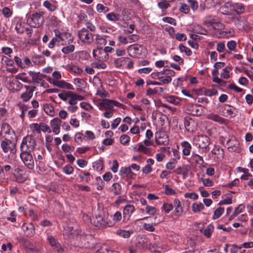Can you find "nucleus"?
I'll use <instances>...</instances> for the list:
<instances>
[{
	"mask_svg": "<svg viewBox=\"0 0 253 253\" xmlns=\"http://www.w3.org/2000/svg\"><path fill=\"white\" fill-rule=\"evenodd\" d=\"M89 238H90V240H89V242L87 241V245H86L85 243H84V245L85 246V248H94L95 249L96 248V246L97 245V244H96V245H94V239L90 236H89Z\"/></svg>",
	"mask_w": 253,
	"mask_h": 253,
	"instance_id": "48",
	"label": "nucleus"
},
{
	"mask_svg": "<svg viewBox=\"0 0 253 253\" xmlns=\"http://www.w3.org/2000/svg\"><path fill=\"white\" fill-rule=\"evenodd\" d=\"M41 130L45 132L47 131L49 133L51 132V129L50 127L43 123H40Z\"/></svg>",
	"mask_w": 253,
	"mask_h": 253,
	"instance_id": "57",
	"label": "nucleus"
},
{
	"mask_svg": "<svg viewBox=\"0 0 253 253\" xmlns=\"http://www.w3.org/2000/svg\"><path fill=\"white\" fill-rule=\"evenodd\" d=\"M138 151L142 152L144 154L150 155L151 152L149 148L146 147L142 144H139L138 148Z\"/></svg>",
	"mask_w": 253,
	"mask_h": 253,
	"instance_id": "40",
	"label": "nucleus"
},
{
	"mask_svg": "<svg viewBox=\"0 0 253 253\" xmlns=\"http://www.w3.org/2000/svg\"><path fill=\"white\" fill-rule=\"evenodd\" d=\"M185 198H189L194 200H196L198 198V195L194 192L192 193H186L184 194Z\"/></svg>",
	"mask_w": 253,
	"mask_h": 253,
	"instance_id": "61",
	"label": "nucleus"
},
{
	"mask_svg": "<svg viewBox=\"0 0 253 253\" xmlns=\"http://www.w3.org/2000/svg\"><path fill=\"white\" fill-rule=\"evenodd\" d=\"M44 22L43 12H36L29 16L27 19V23L32 27L38 28Z\"/></svg>",
	"mask_w": 253,
	"mask_h": 253,
	"instance_id": "1",
	"label": "nucleus"
},
{
	"mask_svg": "<svg viewBox=\"0 0 253 253\" xmlns=\"http://www.w3.org/2000/svg\"><path fill=\"white\" fill-rule=\"evenodd\" d=\"M143 49V46L138 44L131 45L128 47L129 55L135 58H139L140 56Z\"/></svg>",
	"mask_w": 253,
	"mask_h": 253,
	"instance_id": "9",
	"label": "nucleus"
},
{
	"mask_svg": "<svg viewBox=\"0 0 253 253\" xmlns=\"http://www.w3.org/2000/svg\"><path fill=\"white\" fill-rule=\"evenodd\" d=\"M164 137L163 138H164V140L162 139V137H159V138H156V142L157 144L159 145H167L168 144L169 140H168V137L166 134L164 135Z\"/></svg>",
	"mask_w": 253,
	"mask_h": 253,
	"instance_id": "33",
	"label": "nucleus"
},
{
	"mask_svg": "<svg viewBox=\"0 0 253 253\" xmlns=\"http://www.w3.org/2000/svg\"><path fill=\"white\" fill-rule=\"evenodd\" d=\"M135 211V208L132 205H127L124 209L123 215L124 220H128L131 214Z\"/></svg>",
	"mask_w": 253,
	"mask_h": 253,
	"instance_id": "13",
	"label": "nucleus"
},
{
	"mask_svg": "<svg viewBox=\"0 0 253 253\" xmlns=\"http://www.w3.org/2000/svg\"><path fill=\"white\" fill-rule=\"evenodd\" d=\"M74 171V168L70 165H67L63 168V171L67 174H71Z\"/></svg>",
	"mask_w": 253,
	"mask_h": 253,
	"instance_id": "45",
	"label": "nucleus"
},
{
	"mask_svg": "<svg viewBox=\"0 0 253 253\" xmlns=\"http://www.w3.org/2000/svg\"><path fill=\"white\" fill-rule=\"evenodd\" d=\"M189 6L185 3H182L179 8V10L185 14L188 13L189 12Z\"/></svg>",
	"mask_w": 253,
	"mask_h": 253,
	"instance_id": "56",
	"label": "nucleus"
},
{
	"mask_svg": "<svg viewBox=\"0 0 253 253\" xmlns=\"http://www.w3.org/2000/svg\"><path fill=\"white\" fill-rule=\"evenodd\" d=\"M96 9L99 12L106 13L109 10V8L107 7L104 6L101 4H98L96 6Z\"/></svg>",
	"mask_w": 253,
	"mask_h": 253,
	"instance_id": "46",
	"label": "nucleus"
},
{
	"mask_svg": "<svg viewBox=\"0 0 253 253\" xmlns=\"http://www.w3.org/2000/svg\"><path fill=\"white\" fill-rule=\"evenodd\" d=\"M36 144L35 139L32 135H27L22 140L20 146L21 151L31 152L35 149Z\"/></svg>",
	"mask_w": 253,
	"mask_h": 253,
	"instance_id": "2",
	"label": "nucleus"
},
{
	"mask_svg": "<svg viewBox=\"0 0 253 253\" xmlns=\"http://www.w3.org/2000/svg\"><path fill=\"white\" fill-rule=\"evenodd\" d=\"M43 109L45 112L51 116H53L54 115V108L51 104H45L43 106Z\"/></svg>",
	"mask_w": 253,
	"mask_h": 253,
	"instance_id": "23",
	"label": "nucleus"
},
{
	"mask_svg": "<svg viewBox=\"0 0 253 253\" xmlns=\"http://www.w3.org/2000/svg\"><path fill=\"white\" fill-rule=\"evenodd\" d=\"M146 211L148 214L154 215L157 212V209L155 207L147 206Z\"/></svg>",
	"mask_w": 253,
	"mask_h": 253,
	"instance_id": "50",
	"label": "nucleus"
},
{
	"mask_svg": "<svg viewBox=\"0 0 253 253\" xmlns=\"http://www.w3.org/2000/svg\"><path fill=\"white\" fill-rule=\"evenodd\" d=\"M129 58L127 57H121L117 59L115 61V65L117 67H120L124 65L128 60Z\"/></svg>",
	"mask_w": 253,
	"mask_h": 253,
	"instance_id": "24",
	"label": "nucleus"
},
{
	"mask_svg": "<svg viewBox=\"0 0 253 253\" xmlns=\"http://www.w3.org/2000/svg\"><path fill=\"white\" fill-rule=\"evenodd\" d=\"M121 174H126L127 178H131L133 175L130 167L122 168L120 170Z\"/></svg>",
	"mask_w": 253,
	"mask_h": 253,
	"instance_id": "22",
	"label": "nucleus"
},
{
	"mask_svg": "<svg viewBox=\"0 0 253 253\" xmlns=\"http://www.w3.org/2000/svg\"><path fill=\"white\" fill-rule=\"evenodd\" d=\"M130 140V137L126 134L122 135L120 137V142L122 144H127Z\"/></svg>",
	"mask_w": 253,
	"mask_h": 253,
	"instance_id": "49",
	"label": "nucleus"
},
{
	"mask_svg": "<svg viewBox=\"0 0 253 253\" xmlns=\"http://www.w3.org/2000/svg\"><path fill=\"white\" fill-rule=\"evenodd\" d=\"M99 105L105 109H112L114 106L122 107L123 106L121 103L114 100L110 99H104L99 103Z\"/></svg>",
	"mask_w": 253,
	"mask_h": 253,
	"instance_id": "10",
	"label": "nucleus"
},
{
	"mask_svg": "<svg viewBox=\"0 0 253 253\" xmlns=\"http://www.w3.org/2000/svg\"><path fill=\"white\" fill-rule=\"evenodd\" d=\"M188 3L191 8L195 10L198 8V3L196 1L194 0H188Z\"/></svg>",
	"mask_w": 253,
	"mask_h": 253,
	"instance_id": "59",
	"label": "nucleus"
},
{
	"mask_svg": "<svg viewBox=\"0 0 253 253\" xmlns=\"http://www.w3.org/2000/svg\"><path fill=\"white\" fill-rule=\"evenodd\" d=\"M91 222L98 228H104L107 226H110L105 219V214L103 211H99L95 214L94 217L91 219Z\"/></svg>",
	"mask_w": 253,
	"mask_h": 253,
	"instance_id": "3",
	"label": "nucleus"
},
{
	"mask_svg": "<svg viewBox=\"0 0 253 253\" xmlns=\"http://www.w3.org/2000/svg\"><path fill=\"white\" fill-rule=\"evenodd\" d=\"M20 157L25 165L29 169L34 167V161L31 152H21Z\"/></svg>",
	"mask_w": 253,
	"mask_h": 253,
	"instance_id": "7",
	"label": "nucleus"
},
{
	"mask_svg": "<svg viewBox=\"0 0 253 253\" xmlns=\"http://www.w3.org/2000/svg\"><path fill=\"white\" fill-rule=\"evenodd\" d=\"M217 93V91L213 88L206 89L205 94L208 96H211Z\"/></svg>",
	"mask_w": 253,
	"mask_h": 253,
	"instance_id": "53",
	"label": "nucleus"
},
{
	"mask_svg": "<svg viewBox=\"0 0 253 253\" xmlns=\"http://www.w3.org/2000/svg\"><path fill=\"white\" fill-rule=\"evenodd\" d=\"M204 209V205L201 203H194L192 206V209L193 212H198Z\"/></svg>",
	"mask_w": 253,
	"mask_h": 253,
	"instance_id": "26",
	"label": "nucleus"
},
{
	"mask_svg": "<svg viewBox=\"0 0 253 253\" xmlns=\"http://www.w3.org/2000/svg\"><path fill=\"white\" fill-rule=\"evenodd\" d=\"M12 129L10 126L7 123H3L1 126V131L5 134H10V130Z\"/></svg>",
	"mask_w": 253,
	"mask_h": 253,
	"instance_id": "36",
	"label": "nucleus"
},
{
	"mask_svg": "<svg viewBox=\"0 0 253 253\" xmlns=\"http://www.w3.org/2000/svg\"><path fill=\"white\" fill-rule=\"evenodd\" d=\"M163 20L165 22L169 23L174 25H175L176 24V20L171 17H165L163 18Z\"/></svg>",
	"mask_w": 253,
	"mask_h": 253,
	"instance_id": "60",
	"label": "nucleus"
},
{
	"mask_svg": "<svg viewBox=\"0 0 253 253\" xmlns=\"http://www.w3.org/2000/svg\"><path fill=\"white\" fill-rule=\"evenodd\" d=\"M43 5L51 12L54 11L56 9V6L48 0L44 1Z\"/></svg>",
	"mask_w": 253,
	"mask_h": 253,
	"instance_id": "30",
	"label": "nucleus"
},
{
	"mask_svg": "<svg viewBox=\"0 0 253 253\" xmlns=\"http://www.w3.org/2000/svg\"><path fill=\"white\" fill-rule=\"evenodd\" d=\"M72 92L70 91H63L61 93L58 94V97L64 101L69 99L70 95H71Z\"/></svg>",
	"mask_w": 253,
	"mask_h": 253,
	"instance_id": "25",
	"label": "nucleus"
},
{
	"mask_svg": "<svg viewBox=\"0 0 253 253\" xmlns=\"http://www.w3.org/2000/svg\"><path fill=\"white\" fill-rule=\"evenodd\" d=\"M194 30L196 33L199 34L207 35L208 33L206 29L199 25L197 27H195Z\"/></svg>",
	"mask_w": 253,
	"mask_h": 253,
	"instance_id": "39",
	"label": "nucleus"
},
{
	"mask_svg": "<svg viewBox=\"0 0 253 253\" xmlns=\"http://www.w3.org/2000/svg\"><path fill=\"white\" fill-rule=\"evenodd\" d=\"M227 46L229 50H234L236 47V42L234 41H229L227 43Z\"/></svg>",
	"mask_w": 253,
	"mask_h": 253,
	"instance_id": "52",
	"label": "nucleus"
},
{
	"mask_svg": "<svg viewBox=\"0 0 253 253\" xmlns=\"http://www.w3.org/2000/svg\"><path fill=\"white\" fill-rule=\"evenodd\" d=\"M18 241L20 244L24 245L25 247L30 249L32 251H35L34 247L33 245H31L30 243L27 241L25 238L23 237H20L18 238Z\"/></svg>",
	"mask_w": 253,
	"mask_h": 253,
	"instance_id": "21",
	"label": "nucleus"
},
{
	"mask_svg": "<svg viewBox=\"0 0 253 253\" xmlns=\"http://www.w3.org/2000/svg\"><path fill=\"white\" fill-rule=\"evenodd\" d=\"M216 49L219 52H223L225 50V46L224 43L219 42L217 44Z\"/></svg>",
	"mask_w": 253,
	"mask_h": 253,
	"instance_id": "62",
	"label": "nucleus"
},
{
	"mask_svg": "<svg viewBox=\"0 0 253 253\" xmlns=\"http://www.w3.org/2000/svg\"><path fill=\"white\" fill-rule=\"evenodd\" d=\"M40 73H37L35 76L32 78V81L34 83L41 84H42L44 81L39 76Z\"/></svg>",
	"mask_w": 253,
	"mask_h": 253,
	"instance_id": "42",
	"label": "nucleus"
},
{
	"mask_svg": "<svg viewBox=\"0 0 253 253\" xmlns=\"http://www.w3.org/2000/svg\"><path fill=\"white\" fill-rule=\"evenodd\" d=\"M175 38L179 41H185L186 40V36L184 34L177 33L175 35Z\"/></svg>",
	"mask_w": 253,
	"mask_h": 253,
	"instance_id": "64",
	"label": "nucleus"
},
{
	"mask_svg": "<svg viewBox=\"0 0 253 253\" xmlns=\"http://www.w3.org/2000/svg\"><path fill=\"white\" fill-rule=\"evenodd\" d=\"M0 146L2 151L4 153L9 152L11 154H14L16 152V145L10 139L5 138L0 142Z\"/></svg>",
	"mask_w": 253,
	"mask_h": 253,
	"instance_id": "4",
	"label": "nucleus"
},
{
	"mask_svg": "<svg viewBox=\"0 0 253 253\" xmlns=\"http://www.w3.org/2000/svg\"><path fill=\"white\" fill-rule=\"evenodd\" d=\"M235 10L237 13H241L244 12V7L243 4L237 3L235 6Z\"/></svg>",
	"mask_w": 253,
	"mask_h": 253,
	"instance_id": "58",
	"label": "nucleus"
},
{
	"mask_svg": "<svg viewBox=\"0 0 253 253\" xmlns=\"http://www.w3.org/2000/svg\"><path fill=\"white\" fill-rule=\"evenodd\" d=\"M192 158L195 162L200 165H202L204 163V160L201 156L197 154H193Z\"/></svg>",
	"mask_w": 253,
	"mask_h": 253,
	"instance_id": "41",
	"label": "nucleus"
},
{
	"mask_svg": "<svg viewBox=\"0 0 253 253\" xmlns=\"http://www.w3.org/2000/svg\"><path fill=\"white\" fill-rule=\"evenodd\" d=\"M29 230H28L26 232H25L27 236L28 237H32L35 234V229L34 226L32 223L29 224Z\"/></svg>",
	"mask_w": 253,
	"mask_h": 253,
	"instance_id": "44",
	"label": "nucleus"
},
{
	"mask_svg": "<svg viewBox=\"0 0 253 253\" xmlns=\"http://www.w3.org/2000/svg\"><path fill=\"white\" fill-rule=\"evenodd\" d=\"M194 121L190 118L186 117L184 119V124L185 128L188 131H193Z\"/></svg>",
	"mask_w": 253,
	"mask_h": 253,
	"instance_id": "17",
	"label": "nucleus"
},
{
	"mask_svg": "<svg viewBox=\"0 0 253 253\" xmlns=\"http://www.w3.org/2000/svg\"><path fill=\"white\" fill-rule=\"evenodd\" d=\"M16 181L18 183H23L26 180V177L22 173L14 174Z\"/></svg>",
	"mask_w": 253,
	"mask_h": 253,
	"instance_id": "47",
	"label": "nucleus"
},
{
	"mask_svg": "<svg viewBox=\"0 0 253 253\" xmlns=\"http://www.w3.org/2000/svg\"><path fill=\"white\" fill-rule=\"evenodd\" d=\"M61 123V120L58 118H54L50 121V126L52 130L56 134L60 132V126Z\"/></svg>",
	"mask_w": 253,
	"mask_h": 253,
	"instance_id": "14",
	"label": "nucleus"
},
{
	"mask_svg": "<svg viewBox=\"0 0 253 253\" xmlns=\"http://www.w3.org/2000/svg\"><path fill=\"white\" fill-rule=\"evenodd\" d=\"M25 87L27 89H29V90H27L23 93L21 95V98L23 101L27 102L32 98L33 94V91L35 90L36 87L33 86L30 87L29 86L26 85Z\"/></svg>",
	"mask_w": 253,
	"mask_h": 253,
	"instance_id": "12",
	"label": "nucleus"
},
{
	"mask_svg": "<svg viewBox=\"0 0 253 253\" xmlns=\"http://www.w3.org/2000/svg\"><path fill=\"white\" fill-rule=\"evenodd\" d=\"M201 181L205 186L210 187L213 185V182L209 178H201Z\"/></svg>",
	"mask_w": 253,
	"mask_h": 253,
	"instance_id": "55",
	"label": "nucleus"
},
{
	"mask_svg": "<svg viewBox=\"0 0 253 253\" xmlns=\"http://www.w3.org/2000/svg\"><path fill=\"white\" fill-rule=\"evenodd\" d=\"M179 48L181 52H184L188 56H190L192 54L191 49L184 46L182 43H180L179 45Z\"/></svg>",
	"mask_w": 253,
	"mask_h": 253,
	"instance_id": "38",
	"label": "nucleus"
},
{
	"mask_svg": "<svg viewBox=\"0 0 253 253\" xmlns=\"http://www.w3.org/2000/svg\"><path fill=\"white\" fill-rule=\"evenodd\" d=\"M226 145H227L228 151L233 152L238 150L239 143L235 137L232 136L231 138L227 141Z\"/></svg>",
	"mask_w": 253,
	"mask_h": 253,
	"instance_id": "11",
	"label": "nucleus"
},
{
	"mask_svg": "<svg viewBox=\"0 0 253 253\" xmlns=\"http://www.w3.org/2000/svg\"><path fill=\"white\" fill-rule=\"evenodd\" d=\"M132 231L130 230H124L123 229H118L116 231V234L124 238H129L130 235L132 234Z\"/></svg>",
	"mask_w": 253,
	"mask_h": 253,
	"instance_id": "20",
	"label": "nucleus"
},
{
	"mask_svg": "<svg viewBox=\"0 0 253 253\" xmlns=\"http://www.w3.org/2000/svg\"><path fill=\"white\" fill-rule=\"evenodd\" d=\"M162 209L166 213H169L173 209L172 204L164 203Z\"/></svg>",
	"mask_w": 253,
	"mask_h": 253,
	"instance_id": "43",
	"label": "nucleus"
},
{
	"mask_svg": "<svg viewBox=\"0 0 253 253\" xmlns=\"http://www.w3.org/2000/svg\"><path fill=\"white\" fill-rule=\"evenodd\" d=\"M84 99V97L80 95L72 92L71 95L69 97L68 103L70 105H76L78 100H82Z\"/></svg>",
	"mask_w": 253,
	"mask_h": 253,
	"instance_id": "16",
	"label": "nucleus"
},
{
	"mask_svg": "<svg viewBox=\"0 0 253 253\" xmlns=\"http://www.w3.org/2000/svg\"><path fill=\"white\" fill-rule=\"evenodd\" d=\"M181 146L183 154L185 156L189 155L192 148L191 144L187 141H183L181 143Z\"/></svg>",
	"mask_w": 253,
	"mask_h": 253,
	"instance_id": "19",
	"label": "nucleus"
},
{
	"mask_svg": "<svg viewBox=\"0 0 253 253\" xmlns=\"http://www.w3.org/2000/svg\"><path fill=\"white\" fill-rule=\"evenodd\" d=\"M224 211V209L222 207H219L217 209H216L213 213V214L212 215V219H216L218 218L223 213Z\"/></svg>",
	"mask_w": 253,
	"mask_h": 253,
	"instance_id": "27",
	"label": "nucleus"
},
{
	"mask_svg": "<svg viewBox=\"0 0 253 253\" xmlns=\"http://www.w3.org/2000/svg\"><path fill=\"white\" fill-rule=\"evenodd\" d=\"M93 56L95 59L100 61H106L109 59L108 54L106 52L102 47L94 49Z\"/></svg>",
	"mask_w": 253,
	"mask_h": 253,
	"instance_id": "8",
	"label": "nucleus"
},
{
	"mask_svg": "<svg viewBox=\"0 0 253 253\" xmlns=\"http://www.w3.org/2000/svg\"><path fill=\"white\" fill-rule=\"evenodd\" d=\"M158 5L160 8L162 10L167 9L170 6L169 4L166 0L159 2Z\"/></svg>",
	"mask_w": 253,
	"mask_h": 253,
	"instance_id": "51",
	"label": "nucleus"
},
{
	"mask_svg": "<svg viewBox=\"0 0 253 253\" xmlns=\"http://www.w3.org/2000/svg\"><path fill=\"white\" fill-rule=\"evenodd\" d=\"M194 141L199 147L205 148L206 150H209V145L210 144V138L205 135H200L195 136Z\"/></svg>",
	"mask_w": 253,
	"mask_h": 253,
	"instance_id": "5",
	"label": "nucleus"
},
{
	"mask_svg": "<svg viewBox=\"0 0 253 253\" xmlns=\"http://www.w3.org/2000/svg\"><path fill=\"white\" fill-rule=\"evenodd\" d=\"M53 84L56 86L62 88H66L68 89H73V85L68 83H66L63 80L58 81V80H53Z\"/></svg>",
	"mask_w": 253,
	"mask_h": 253,
	"instance_id": "15",
	"label": "nucleus"
},
{
	"mask_svg": "<svg viewBox=\"0 0 253 253\" xmlns=\"http://www.w3.org/2000/svg\"><path fill=\"white\" fill-rule=\"evenodd\" d=\"M14 61L18 66H19L21 68H25V66L24 65V64L22 62V60L20 57L18 56H15Z\"/></svg>",
	"mask_w": 253,
	"mask_h": 253,
	"instance_id": "63",
	"label": "nucleus"
},
{
	"mask_svg": "<svg viewBox=\"0 0 253 253\" xmlns=\"http://www.w3.org/2000/svg\"><path fill=\"white\" fill-rule=\"evenodd\" d=\"M214 229V227L212 225H209L204 230L203 234L205 236L208 238H210L211 236L212 232Z\"/></svg>",
	"mask_w": 253,
	"mask_h": 253,
	"instance_id": "29",
	"label": "nucleus"
},
{
	"mask_svg": "<svg viewBox=\"0 0 253 253\" xmlns=\"http://www.w3.org/2000/svg\"><path fill=\"white\" fill-rule=\"evenodd\" d=\"M107 18L112 21H116L120 20V15L118 14H115L114 12H111L108 13L107 16Z\"/></svg>",
	"mask_w": 253,
	"mask_h": 253,
	"instance_id": "28",
	"label": "nucleus"
},
{
	"mask_svg": "<svg viewBox=\"0 0 253 253\" xmlns=\"http://www.w3.org/2000/svg\"><path fill=\"white\" fill-rule=\"evenodd\" d=\"M232 70L231 66H227L224 69V73H221V77L225 79H227L230 78L229 74V72Z\"/></svg>",
	"mask_w": 253,
	"mask_h": 253,
	"instance_id": "35",
	"label": "nucleus"
},
{
	"mask_svg": "<svg viewBox=\"0 0 253 253\" xmlns=\"http://www.w3.org/2000/svg\"><path fill=\"white\" fill-rule=\"evenodd\" d=\"M15 29L17 33L20 34L23 33L25 31H29V28H25L21 23H17L15 27Z\"/></svg>",
	"mask_w": 253,
	"mask_h": 253,
	"instance_id": "32",
	"label": "nucleus"
},
{
	"mask_svg": "<svg viewBox=\"0 0 253 253\" xmlns=\"http://www.w3.org/2000/svg\"><path fill=\"white\" fill-rule=\"evenodd\" d=\"M75 47L74 45L70 44L66 46L63 47L62 48V52L65 54H67L68 53L73 52L75 50Z\"/></svg>",
	"mask_w": 253,
	"mask_h": 253,
	"instance_id": "31",
	"label": "nucleus"
},
{
	"mask_svg": "<svg viewBox=\"0 0 253 253\" xmlns=\"http://www.w3.org/2000/svg\"><path fill=\"white\" fill-rule=\"evenodd\" d=\"M107 37V36H100L97 35L96 37V41L97 43H99L101 45H105L107 43V41L105 38Z\"/></svg>",
	"mask_w": 253,
	"mask_h": 253,
	"instance_id": "37",
	"label": "nucleus"
},
{
	"mask_svg": "<svg viewBox=\"0 0 253 253\" xmlns=\"http://www.w3.org/2000/svg\"><path fill=\"white\" fill-rule=\"evenodd\" d=\"M78 36L82 42L86 43H91L94 41L93 35L84 28L79 31Z\"/></svg>",
	"mask_w": 253,
	"mask_h": 253,
	"instance_id": "6",
	"label": "nucleus"
},
{
	"mask_svg": "<svg viewBox=\"0 0 253 253\" xmlns=\"http://www.w3.org/2000/svg\"><path fill=\"white\" fill-rule=\"evenodd\" d=\"M207 118L210 120L221 124H224L226 122L225 119L220 117L217 114H210L207 116Z\"/></svg>",
	"mask_w": 253,
	"mask_h": 253,
	"instance_id": "18",
	"label": "nucleus"
},
{
	"mask_svg": "<svg viewBox=\"0 0 253 253\" xmlns=\"http://www.w3.org/2000/svg\"><path fill=\"white\" fill-rule=\"evenodd\" d=\"M2 13L3 15L6 18L9 17L12 14V11L9 8L7 7H5L2 9Z\"/></svg>",
	"mask_w": 253,
	"mask_h": 253,
	"instance_id": "54",
	"label": "nucleus"
},
{
	"mask_svg": "<svg viewBox=\"0 0 253 253\" xmlns=\"http://www.w3.org/2000/svg\"><path fill=\"white\" fill-rule=\"evenodd\" d=\"M177 160L173 158L171 159L169 163L166 165V168L169 170H172L174 169L175 165L177 163Z\"/></svg>",
	"mask_w": 253,
	"mask_h": 253,
	"instance_id": "34",
	"label": "nucleus"
}]
</instances>
